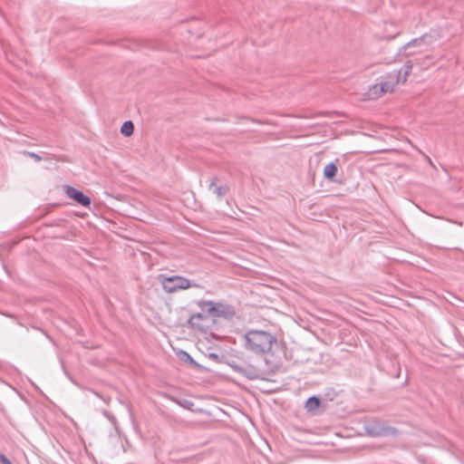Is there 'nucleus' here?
<instances>
[{
    "label": "nucleus",
    "instance_id": "nucleus-1",
    "mask_svg": "<svg viewBox=\"0 0 464 464\" xmlns=\"http://www.w3.org/2000/svg\"><path fill=\"white\" fill-rule=\"evenodd\" d=\"M243 346L246 350L257 354L264 355L271 352L276 338L266 331L250 330L243 335Z\"/></svg>",
    "mask_w": 464,
    "mask_h": 464
},
{
    "label": "nucleus",
    "instance_id": "nucleus-2",
    "mask_svg": "<svg viewBox=\"0 0 464 464\" xmlns=\"http://www.w3.org/2000/svg\"><path fill=\"white\" fill-rule=\"evenodd\" d=\"M198 306L213 317H222L230 320L236 314V310L232 305L219 302L201 301L198 303Z\"/></svg>",
    "mask_w": 464,
    "mask_h": 464
},
{
    "label": "nucleus",
    "instance_id": "nucleus-3",
    "mask_svg": "<svg viewBox=\"0 0 464 464\" xmlns=\"http://www.w3.org/2000/svg\"><path fill=\"white\" fill-rule=\"evenodd\" d=\"M161 285L165 292L175 293L179 290H185L191 286L190 281L180 276H163Z\"/></svg>",
    "mask_w": 464,
    "mask_h": 464
},
{
    "label": "nucleus",
    "instance_id": "nucleus-4",
    "mask_svg": "<svg viewBox=\"0 0 464 464\" xmlns=\"http://www.w3.org/2000/svg\"><path fill=\"white\" fill-rule=\"evenodd\" d=\"M366 431L372 437H381L388 435H397L398 430L391 426H386L383 422L373 420L369 422L366 427Z\"/></svg>",
    "mask_w": 464,
    "mask_h": 464
},
{
    "label": "nucleus",
    "instance_id": "nucleus-5",
    "mask_svg": "<svg viewBox=\"0 0 464 464\" xmlns=\"http://www.w3.org/2000/svg\"><path fill=\"white\" fill-rule=\"evenodd\" d=\"M64 192L69 198L73 199L82 207H90L92 203L91 198L87 195L70 185L64 186Z\"/></svg>",
    "mask_w": 464,
    "mask_h": 464
},
{
    "label": "nucleus",
    "instance_id": "nucleus-6",
    "mask_svg": "<svg viewBox=\"0 0 464 464\" xmlns=\"http://www.w3.org/2000/svg\"><path fill=\"white\" fill-rule=\"evenodd\" d=\"M401 71H393L389 73L387 80L380 83V91L382 93L392 92L394 87L401 82Z\"/></svg>",
    "mask_w": 464,
    "mask_h": 464
},
{
    "label": "nucleus",
    "instance_id": "nucleus-7",
    "mask_svg": "<svg viewBox=\"0 0 464 464\" xmlns=\"http://www.w3.org/2000/svg\"><path fill=\"white\" fill-rule=\"evenodd\" d=\"M234 369L248 380L260 379L262 375L261 371L253 365H236Z\"/></svg>",
    "mask_w": 464,
    "mask_h": 464
},
{
    "label": "nucleus",
    "instance_id": "nucleus-8",
    "mask_svg": "<svg viewBox=\"0 0 464 464\" xmlns=\"http://www.w3.org/2000/svg\"><path fill=\"white\" fill-rule=\"evenodd\" d=\"M208 317L200 313L192 314L188 320V324L194 329H198L201 332H207L208 326L206 322Z\"/></svg>",
    "mask_w": 464,
    "mask_h": 464
},
{
    "label": "nucleus",
    "instance_id": "nucleus-9",
    "mask_svg": "<svg viewBox=\"0 0 464 464\" xmlns=\"http://www.w3.org/2000/svg\"><path fill=\"white\" fill-rule=\"evenodd\" d=\"M218 177H213L208 184V189L213 190L218 198H223L229 191V186L227 184L217 185Z\"/></svg>",
    "mask_w": 464,
    "mask_h": 464
},
{
    "label": "nucleus",
    "instance_id": "nucleus-10",
    "mask_svg": "<svg viewBox=\"0 0 464 464\" xmlns=\"http://www.w3.org/2000/svg\"><path fill=\"white\" fill-rule=\"evenodd\" d=\"M321 405V400L317 396L309 397L306 401L304 408L308 412H313L317 410Z\"/></svg>",
    "mask_w": 464,
    "mask_h": 464
},
{
    "label": "nucleus",
    "instance_id": "nucleus-11",
    "mask_svg": "<svg viewBox=\"0 0 464 464\" xmlns=\"http://www.w3.org/2000/svg\"><path fill=\"white\" fill-rule=\"evenodd\" d=\"M337 173V166L335 163L331 162L327 164L324 169V175L327 179L332 180Z\"/></svg>",
    "mask_w": 464,
    "mask_h": 464
},
{
    "label": "nucleus",
    "instance_id": "nucleus-12",
    "mask_svg": "<svg viewBox=\"0 0 464 464\" xmlns=\"http://www.w3.org/2000/svg\"><path fill=\"white\" fill-rule=\"evenodd\" d=\"M412 63L411 61H407L404 65L401 67V69L400 71H401V83H404L406 81H407V77L408 75L412 71Z\"/></svg>",
    "mask_w": 464,
    "mask_h": 464
},
{
    "label": "nucleus",
    "instance_id": "nucleus-13",
    "mask_svg": "<svg viewBox=\"0 0 464 464\" xmlns=\"http://www.w3.org/2000/svg\"><path fill=\"white\" fill-rule=\"evenodd\" d=\"M134 131V125L131 121H126L121 127V132L126 137L130 136Z\"/></svg>",
    "mask_w": 464,
    "mask_h": 464
},
{
    "label": "nucleus",
    "instance_id": "nucleus-14",
    "mask_svg": "<svg viewBox=\"0 0 464 464\" xmlns=\"http://www.w3.org/2000/svg\"><path fill=\"white\" fill-rule=\"evenodd\" d=\"M426 36H421L419 38H414L411 41L408 42L406 44L403 45L402 49L404 51H407L409 48L412 46H420L423 44H425Z\"/></svg>",
    "mask_w": 464,
    "mask_h": 464
},
{
    "label": "nucleus",
    "instance_id": "nucleus-15",
    "mask_svg": "<svg viewBox=\"0 0 464 464\" xmlns=\"http://www.w3.org/2000/svg\"><path fill=\"white\" fill-rule=\"evenodd\" d=\"M181 358L185 362H188L190 363H196L195 361L193 360V358L190 356V354L188 353L187 352H182V357Z\"/></svg>",
    "mask_w": 464,
    "mask_h": 464
},
{
    "label": "nucleus",
    "instance_id": "nucleus-16",
    "mask_svg": "<svg viewBox=\"0 0 464 464\" xmlns=\"http://www.w3.org/2000/svg\"><path fill=\"white\" fill-rule=\"evenodd\" d=\"M177 402L185 409H189L191 406H193V402L188 400H183L182 401H177Z\"/></svg>",
    "mask_w": 464,
    "mask_h": 464
},
{
    "label": "nucleus",
    "instance_id": "nucleus-17",
    "mask_svg": "<svg viewBox=\"0 0 464 464\" xmlns=\"http://www.w3.org/2000/svg\"><path fill=\"white\" fill-rule=\"evenodd\" d=\"M29 157H31L32 159H34L35 161H41L42 160V157L34 152H30V151H27L25 152Z\"/></svg>",
    "mask_w": 464,
    "mask_h": 464
},
{
    "label": "nucleus",
    "instance_id": "nucleus-18",
    "mask_svg": "<svg viewBox=\"0 0 464 464\" xmlns=\"http://www.w3.org/2000/svg\"><path fill=\"white\" fill-rule=\"evenodd\" d=\"M0 461L3 464H12L11 461L4 454H0Z\"/></svg>",
    "mask_w": 464,
    "mask_h": 464
},
{
    "label": "nucleus",
    "instance_id": "nucleus-19",
    "mask_svg": "<svg viewBox=\"0 0 464 464\" xmlns=\"http://www.w3.org/2000/svg\"><path fill=\"white\" fill-rule=\"evenodd\" d=\"M210 356H211V358H214V357H217L218 355L215 353H211Z\"/></svg>",
    "mask_w": 464,
    "mask_h": 464
},
{
    "label": "nucleus",
    "instance_id": "nucleus-20",
    "mask_svg": "<svg viewBox=\"0 0 464 464\" xmlns=\"http://www.w3.org/2000/svg\"><path fill=\"white\" fill-rule=\"evenodd\" d=\"M94 394L100 398H102V396L98 393V392H94Z\"/></svg>",
    "mask_w": 464,
    "mask_h": 464
}]
</instances>
